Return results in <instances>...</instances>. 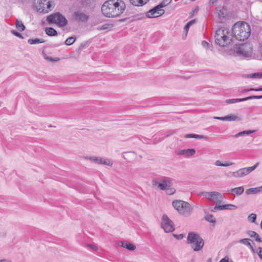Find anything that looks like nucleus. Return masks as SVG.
Returning <instances> with one entry per match:
<instances>
[{
	"mask_svg": "<svg viewBox=\"0 0 262 262\" xmlns=\"http://www.w3.org/2000/svg\"><path fill=\"white\" fill-rule=\"evenodd\" d=\"M256 216H257L256 214L251 213L248 216V219L249 221H250L252 223H255L256 220Z\"/></svg>",
	"mask_w": 262,
	"mask_h": 262,
	"instance_id": "a19ab883",
	"label": "nucleus"
},
{
	"mask_svg": "<svg viewBox=\"0 0 262 262\" xmlns=\"http://www.w3.org/2000/svg\"><path fill=\"white\" fill-rule=\"evenodd\" d=\"M258 252L257 254L260 259H262V248L261 247H258Z\"/></svg>",
	"mask_w": 262,
	"mask_h": 262,
	"instance_id": "a18cd8bd",
	"label": "nucleus"
},
{
	"mask_svg": "<svg viewBox=\"0 0 262 262\" xmlns=\"http://www.w3.org/2000/svg\"><path fill=\"white\" fill-rule=\"evenodd\" d=\"M252 50V45L250 43L246 42L236 46L234 48V52L238 55L249 57L251 55Z\"/></svg>",
	"mask_w": 262,
	"mask_h": 262,
	"instance_id": "423d86ee",
	"label": "nucleus"
},
{
	"mask_svg": "<svg viewBox=\"0 0 262 262\" xmlns=\"http://www.w3.org/2000/svg\"><path fill=\"white\" fill-rule=\"evenodd\" d=\"M76 40V37L71 36L68 38L65 41V44L67 46H70L74 43Z\"/></svg>",
	"mask_w": 262,
	"mask_h": 262,
	"instance_id": "f704fd0d",
	"label": "nucleus"
},
{
	"mask_svg": "<svg viewBox=\"0 0 262 262\" xmlns=\"http://www.w3.org/2000/svg\"><path fill=\"white\" fill-rule=\"evenodd\" d=\"M172 204L180 214L185 216H188L191 214L192 208L189 203L182 200H174Z\"/></svg>",
	"mask_w": 262,
	"mask_h": 262,
	"instance_id": "20e7f679",
	"label": "nucleus"
},
{
	"mask_svg": "<svg viewBox=\"0 0 262 262\" xmlns=\"http://www.w3.org/2000/svg\"><path fill=\"white\" fill-rule=\"evenodd\" d=\"M16 28L19 31H23L25 29V26L23 24L21 21L17 20L15 23Z\"/></svg>",
	"mask_w": 262,
	"mask_h": 262,
	"instance_id": "c756f323",
	"label": "nucleus"
},
{
	"mask_svg": "<svg viewBox=\"0 0 262 262\" xmlns=\"http://www.w3.org/2000/svg\"><path fill=\"white\" fill-rule=\"evenodd\" d=\"M45 40L42 39L35 38V39H29L28 42L30 45H35L38 43H43Z\"/></svg>",
	"mask_w": 262,
	"mask_h": 262,
	"instance_id": "c85d7f7f",
	"label": "nucleus"
},
{
	"mask_svg": "<svg viewBox=\"0 0 262 262\" xmlns=\"http://www.w3.org/2000/svg\"><path fill=\"white\" fill-rule=\"evenodd\" d=\"M0 262H11V261H9V260H7L5 259H0Z\"/></svg>",
	"mask_w": 262,
	"mask_h": 262,
	"instance_id": "5fc2aeb1",
	"label": "nucleus"
},
{
	"mask_svg": "<svg viewBox=\"0 0 262 262\" xmlns=\"http://www.w3.org/2000/svg\"><path fill=\"white\" fill-rule=\"evenodd\" d=\"M214 118L217 119V120H222V121H226V116H225V117H214Z\"/></svg>",
	"mask_w": 262,
	"mask_h": 262,
	"instance_id": "8fccbe9b",
	"label": "nucleus"
},
{
	"mask_svg": "<svg viewBox=\"0 0 262 262\" xmlns=\"http://www.w3.org/2000/svg\"><path fill=\"white\" fill-rule=\"evenodd\" d=\"M262 91V88H250V89H245L243 90L242 92L245 93L249 91Z\"/></svg>",
	"mask_w": 262,
	"mask_h": 262,
	"instance_id": "ea45409f",
	"label": "nucleus"
},
{
	"mask_svg": "<svg viewBox=\"0 0 262 262\" xmlns=\"http://www.w3.org/2000/svg\"><path fill=\"white\" fill-rule=\"evenodd\" d=\"M198 10V8L197 7V8H196L195 9V11H197Z\"/></svg>",
	"mask_w": 262,
	"mask_h": 262,
	"instance_id": "13d9d810",
	"label": "nucleus"
},
{
	"mask_svg": "<svg viewBox=\"0 0 262 262\" xmlns=\"http://www.w3.org/2000/svg\"><path fill=\"white\" fill-rule=\"evenodd\" d=\"M255 132L254 130H244L233 135L232 137L234 138H238L240 136H243L244 135H249L251 134H252Z\"/></svg>",
	"mask_w": 262,
	"mask_h": 262,
	"instance_id": "a878e982",
	"label": "nucleus"
},
{
	"mask_svg": "<svg viewBox=\"0 0 262 262\" xmlns=\"http://www.w3.org/2000/svg\"><path fill=\"white\" fill-rule=\"evenodd\" d=\"M230 191L234 195H240L243 193L244 191V188L243 186H239L234 188H232L230 189Z\"/></svg>",
	"mask_w": 262,
	"mask_h": 262,
	"instance_id": "412c9836",
	"label": "nucleus"
},
{
	"mask_svg": "<svg viewBox=\"0 0 262 262\" xmlns=\"http://www.w3.org/2000/svg\"><path fill=\"white\" fill-rule=\"evenodd\" d=\"M99 160V164H103L107 166H112L113 165V163L109 159L100 157Z\"/></svg>",
	"mask_w": 262,
	"mask_h": 262,
	"instance_id": "cd10ccee",
	"label": "nucleus"
},
{
	"mask_svg": "<svg viewBox=\"0 0 262 262\" xmlns=\"http://www.w3.org/2000/svg\"><path fill=\"white\" fill-rule=\"evenodd\" d=\"M164 13V10L160 9L157 5L147 12L146 16L148 18H156L162 15Z\"/></svg>",
	"mask_w": 262,
	"mask_h": 262,
	"instance_id": "9b49d317",
	"label": "nucleus"
},
{
	"mask_svg": "<svg viewBox=\"0 0 262 262\" xmlns=\"http://www.w3.org/2000/svg\"><path fill=\"white\" fill-rule=\"evenodd\" d=\"M262 98V95L259 96H250L244 98H235L228 99L226 100V103L228 104L234 103L236 102H243L251 99H259Z\"/></svg>",
	"mask_w": 262,
	"mask_h": 262,
	"instance_id": "4468645a",
	"label": "nucleus"
},
{
	"mask_svg": "<svg viewBox=\"0 0 262 262\" xmlns=\"http://www.w3.org/2000/svg\"><path fill=\"white\" fill-rule=\"evenodd\" d=\"M248 77L252 78H262V73H254L252 74L248 75L247 76Z\"/></svg>",
	"mask_w": 262,
	"mask_h": 262,
	"instance_id": "e433bc0d",
	"label": "nucleus"
},
{
	"mask_svg": "<svg viewBox=\"0 0 262 262\" xmlns=\"http://www.w3.org/2000/svg\"><path fill=\"white\" fill-rule=\"evenodd\" d=\"M165 190H166V193L169 195L173 194L176 191V190L174 188H167Z\"/></svg>",
	"mask_w": 262,
	"mask_h": 262,
	"instance_id": "c03bdc74",
	"label": "nucleus"
},
{
	"mask_svg": "<svg viewBox=\"0 0 262 262\" xmlns=\"http://www.w3.org/2000/svg\"><path fill=\"white\" fill-rule=\"evenodd\" d=\"M88 246L95 251H97L98 249V247L95 245L89 244Z\"/></svg>",
	"mask_w": 262,
	"mask_h": 262,
	"instance_id": "09e8293b",
	"label": "nucleus"
},
{
	"mask_svg": "<svg viewBox=\"0 0 262 262\" xmlns=\"http://www.w3.org/2000/svg\"><path fill=\"white\" fill-rule=\"evenodd\" d=\"M233 38L232 33L228 28H219L215 33V42L222 47L230 45L232 42Z\"/></svg>",
	"mask_w": 262,
	"mask_h": 262,
	"instance_id": "f03ea898",
	"label": "nucleus"
},
{
	"mask_svg": "<svg viewBox=\"0 0 262 262\" xmlns=\"http://www.w3.org/2000/svg\"><path fill=\"white\" fill-rule=\"evenodd\" d=\"M73 16L75 20L77 21L85 22L89 18L88 15L78 11L75 12Z\"/></svg>",
	"mask_w": 262,
	"mask_h": 262,
	"instance_id": "2eb2a0df",
	"label": "nucleus"
},
{
	"mask_svg": "<svg viewBox=\"0 0 262 262\" xmlns=\"http://www.w3.org/2000/svg\"><path fill=\"white\" fill-rule=\"evenodd\" d=\"M161 227L166 233L171 232L174 230L173 222L166 214L162 216Z\"/></svg>",
	"mask_w": 262,
	"mask_h": 262,
	"instance_id": "1a4fd4ad",
	"label": "nucleus"
},
{
	"mask_svg": "<svg viewBox=\"0 0 262 262\" xmlns=\"http://www.w3.org/2000/svg\"><path fill=\"white\" fill-rule=\"evenodd\" d=\"M259 164V162H257L253 166L241 168L236 171L232 172V176L234 178H241L246 176L255 170Z\"/></svg>",
	"mask_w": 262,
	"mask_h": 262,
	"instance_id": "6e6552de",
	"label": "nucleus"
},
{
	"mask_svg": "<svg viewBox=\"0 0 262 262\" xmlns=\"http://www.w3.org/2000/svg\"><path fill=\"white\" fill-rule=\"evenodd\" d=\"M100 157H95V156H92V157H84V159H89L90 160H91V161L94 162L95 163H96V164H99V159Z\"/></svg>",
	"mask_w": 262,
	"mask_h": 262,
	"instance_id": "c9c22d12",
	"label": "nucleus"
},
{
	"mask_svg": "<svg viewBox=\"0 0 262 262\" xmlns=\"http://www.w3.org/2000/svg\"><path fill=\"white\" fill-rule=\"evenodd\" d=\"M174 236L175 237H176L179 239H181L183 238V235L182 234H179V235H174Z\"/></svg>",
	"mask_w": 262,
	"mask_h": 262,
	"instance_id": "603ef678",
	"label": "nucleus"
},
{
	"mask_svg": "<svg viewBox=\"0 0 262 262\" xmlns=\"http://www.w3.org/2000/svg\"><path fill=\"white\" fill-rule=\"evenodd\" d=\"M259 52L262 55V42L260 44L259 46Z\"/></svg>",
	"mask_w": 262,
	"mask_h": 262,
	"instance_id": "864d4df0",
	"label": "nucleus"
},
{
	"mask_svg": "<svg viewBox=\"0 0 262 262\" xmlns=\"http://www.w3.org/2000/svg\"><path fill=\"white\" fill-rule=\"evenodd\" d=\"M208 262H211V258L208 259Z\"/></svg>",
	"mask_w": 262,
	"mask_h": 262,
	"instance_id": "4d7b16f0",
	"label": "nucleus"
},
{
	"mask_svg": "<svg viewBox=\"0 0 262 262\" xmlns=\"http://www.w3.org/2000/svg\"><path fill=\"white\" fill-rule=\"evenodd\" d=\"M46 34L50 36H54L57 35V31L52 27H47L45 29Z\"/></svg>",
	"mask_w": 262,
	"mask_h": 262,
	"instance_id": "393cba45",
	"label": "nucleus"
},
{
	"mask_svg": "<svg viewBox=\"0 0 262 262\" xmlns=\"http://www.w3.org/2000/svg\"><path fill=\"white\" fill-rule=\"evenodd\" d=\"M34 6L38 12L48 13L51 10V5L47 0H35Z\"/></svg>",
	"mask_w": 262,
	"mask_h": 262,
	"instance_id": "0eeeda50",
	"label": "nucleus"
},
{
	"mask_svg": "<svg viewBox=\"0 0 262 262\" xmlns=\"http://www.w3.org/2000/svg\"><path fill=\"white\" fill-rule=\"evenodd\" d=\"M202 45L205 48H208V47L209 46V44L207 41H206L205 40H203L202 42Z\"/></svg>",
	"mask_w": 262,
	"mask_h": 262,
	"instance_id": "de8ad7c7",
	"label": "nucleus"
},
{
	"mask_svg": "<svg viewBox=\"0 0 262 262\" xmlns=\"http://www.w3.org/2000/svg\"><path fill=\"white\" fill-rule=\"evenodd\" d=\"M219 262H229L228 258L225 257L221 259Z\"/></svg>",
	"mask_w": 262,
	"mask_h": 262,
	"instance_id": "3c124183",
	"label": "nucleus"
},
{
	"mask_svg": "<svg viewBox=\"0 0 262 262\" xmlns=\"http://www.w3.org/2000/svg\"><path fill=\"white\" fill-rule=\"evenodd\" d=\"M125 9V5L121 0H108L101 7L103 14L107 17H115L121 14Z\"/></svg>",
	"mask_w": 262,
	"mask_h": 262,
	"instance_id": "f257e3e1",
	"label": "nucleus"
},
{
	"mask_svg": "<svg viewBox=\"0 0 262 262\" xmlns=\"http://www.w3.org/2000/svg\"><path fill=\"white\" fill-rule=\"evenodd\" d=\"M195 154V150L194 149H182L178 151L177 152V155H184L185 157H189L193 156Z\"/></svg>",
	"mask_w": 262,
	"mask_h": 262,
	"instance_id": "dca6fc26",
	"label": "nucleus"
},
{
	"mask_svg": "<svg viewBox=\"0 0 262 262\" xmlns=\"http://www.w3.org/2000/svg\"><path fill=\"white\" fill-rule=\"evenodd\" d=\"M130 3L136 6H141L146 4L149 0H129Z\"/></svg>",
	"mask_w": 262,
	"mask_h": 262,
	"instance_id": "5701e85b",
	"label": "nucleus"
},
{
	"mask_svg": "<svg viewBox=\"0 0 262 262\" xmlns=\"http://www.w3.org/2000/svg\"><path fill=\"white\" fill-rule=\"evenodd\" d=\"M202 238L200 237V235L198 233L191 232L188 234L187 238V244H193L195 243L196 241H198V246L196 247L200 248V244H201V239Z\"/></svg>",
	"mask_w": 262,
	"mask_h": 262,
	"instance_id": "f8f14e48",
	"label": "nucleus"
},
{
	"mask_svg": "<svg viewBox=\"0 0 262 262\" xmlns=\"http://www.w3.org/2000/svg\"><path fill=\"white\" fill-rule=\"evenodd\" d=\"M91 0H81V4L83 6H86L89 4Z\"/></svg>",
	"mask_w": 262,
	"mask_h": 262,
	"instance_id": "49530a36",
	"label": "nucleus"
},
{
	"mask_svg": "<svg viewBox=\"0 0 262 262\" xmlns=\"http://www.w3.org/2000/svg\"><path fill=\"white\" fill-rule=\"evenodd\" d=\"M47 20L49 24H56L60 27H65L68 24L67 19L59 12L50 15Z\"/></svg>",
	"mask_w": 262,
	"mask_h": 262,
	"instance_id": "39448f33",
	"label": "nucleus"
},
{
	"mask_svg": "<svg viewBox=\"0 0 262 262\" xmlns=\"http://www.w3.org/2000/svg\"><path fill=\"white\" fill-rule=\"evenodd\" d=\"M237 208V206L233 204H226L223 205H218L216 204L214 209L216 210H233Z\"/></svg>",
	"mask_w": 262,
	"mask_h": 262,
	"instance_id": "f3484780",
	"label": "nucleus"
},
{
	"mask_svg": "<svg viewBox=\"0 0 262 262\" xmlns=\"http://www.w3.org/2000/svg\"><path fill=\"white\" fill-rule=\"evenodd\" d=\"M200 194L210 201L216 200L222 198V194L216 191H203L201 192Z\"/></svg>",
	"mask_w": 262,
	"mask_h": 262,
	"instance_id": "ddd939ff",
	"label": "nucleus"
},
{
	"mask_svg": "<svg viewBox=\"0 0 262 262\" xmlns=\"http://www.w3.org/2000/svg\"><path fill=\"white\" fill-rule=\"evenodd\" d=\"M191 1H194L195 0H191Z\"/></svg>",
	"mask_w": 262,
	"mask_h": 262,
	"instance_id": "bf43d9fd",
	"label": "nucleus"
},
{
	"mask_svg": "<svg viewBox=\"0 0 262 262\" xmlns=\"http://www.w3.org/2000/svg\"><path fill=\"white\" fill-rule=\"evenodd\" d=\"M171 1V0H164L158 6L160 9H162L163 7L166 6L169 3H170Z\"/></svg>",
	"mask_w": 262,
	"mask_h": 262,
	"instance_id": "58836bf2",
	"label": "nucleus"
},
{
	"mask_svg": "<svg viewBox=\"0 0 262 262\" xmlns=\"http://www.w3.org/2000/svg\"><path fill=\"white\" fill-rule=\"evenodd\" d=\"M251 28L246 22H238L234 24L232 27V33L235 38L239 41H244L249 38L251 34Z\"/></svg>",
	"mask_w": 262,
	"mask_h": 262,
	"instance_id": "7ed1b4c3",
	"label": "nucleus"
},
{
	"mask_svg": "<svg viewBox=\"0 0 262 262\" xmlns=\"http://www.w3.org/2000/svg\"><path fill=\"white\" fill-rule=\"evenodd\" d=\"M205 219L210 223H215L216 222L215 217L212 214H207L205 217Z\"/></svg>",
	"mask_w": 262,
	"mask_h": 262,
	"instance_id": "2f4dec72",
	"label": "nucleus"
},
{
	"mask_svg": "<svg viewBox=\"0 0 262 262\" xmlns=\"http://www.w3.org/2000/svg\"><path fill=\"white\" fill-rule=\"evenodd\" d=\"M121 247L127 249L130 251H133L136 249V246L132 243L126 241L121 242Z\"/></svg>",
	"mask_w": 262,
	"mask_h": 262,
	"instance_id": "aec40b11",
	"label": "nucleus"
},
{
	"mask_svg": "<svg viewBox=\"0 0 262 262\" xmlns=\"http://www.w3.org/2000/svg\"><path fill=\"white\" fill-rule=\"evenodd\" d=\"M216 12L220 18H224L227 15V10L224 7H218Z\"/></svg>",
	"mask_w": 262,
	"mask_h": 262,
	"instance_id": "a211bd4d",
	"label": "nucleus"
},
{
	"mask_svg": "<svg viewBox=\"0 0 262 262\" xmlns=\"http://www.w3.org/2000/svg\"><path fill=\"white\" fill-rule=\"evenodd\" d=\"M152 185L157 186L160 189L164 190L170 187L171 180L168 177H163L159 181L158 180H154Z\"/></svg>",
	"mask_w": 262,
	"mask_h": 262,
	"instance_id": "9d476101",
	"label": "nucleus"
},
{
	"mask_svg": "<svg viewBox=\"0 0 262 262\" xmlns=\"http://www.w3.org/2000/svg\"><path fill=\"white\" fill-rule=\"evenodd\" d=\"M226 121H236L239 120V117L235 115H229L226 116Z\"/></svg>",
	"mask_w": 262,
	"mask_h": 262,
	"instance_id": "473e14b6",
	"label": "nucleus"
},
{
	"mask_svg": "<svg viewBox=\"0 0 262 262\" xmlns=\"http://www.w3.org/2000/svg\"><path fill=\"white\" fill-rule=\"evenodd\" d=\"M233 164V163L232 162H228L225 163H223L220 160H217L215 162V165L216 166H217L227 167V166H229L232 165Z\"/></svg>",
	"mask_w": 262,
	"mask_h": 262,
	"instance_id": "7c9ffc66",
	"label": "nucleus"
},
{
	"mask_svg": "<svg viewBox=\"0 0 262 262\" xmlns=\"http://www.w3.org/2000/svg\"><path fill=\"white\" fill-rule=\"evenodd\" d=\"M201 244H200L201 247L200 248L196 247V246H198V241H196L195 243H193V244H190L191 248L193 249V250L194 251H199L203 248V247L204 246V243L203 239L202 238L201 239Z\"/></svg>",
	"mask_w": 262,
	"mask_h": 262,
	"instance_id": "b1692460",
	"label": "nucleus"
},
{
	"mask_svg": "<svg viewBox=\"0 0 262 262\" xmlns=\"http://www.w3.org/2000/svg\"><path fill=\"white\" fill-rule=\"evenodd\" d=\"M112 27V25L108 24H105L103 25L100 27H98L97 28V29L99 30H104L110 29Z\"/></svg>",
	"mask_w": 262,
	"mask_h": 262,
	"instance_id": "4c0bfd02",
	"label": "nucleus"
},
{
	"mask_svg": "<svg viewBox=\"0 0 262 262\" xmlns=\"http://www.w3.org/2000/svg\"><path fill=\"white\" fill-rule=\"evenodd\" d=\"M195 22L194 20H190L189 22H188L185 26L184 27V30L186 32V33L188 32L189 27L191 25H192Z\"/></svg>",
	"mask_w": 262,
	"mask_h": 262,
	"instance_id": "79ce46f5",
	"label": "nucleus"
},
{
	"mask_svg": "<svg viewBox=\"0 0 262 262\" xmlns=\"http://www.w3.org/2000/svg\"><path fill=\"white\" fill-rule=\"evenodd\" d=\"M247 234L251 237L254 238L256 242L259 243L262 242L261 239L259 237L258 234L256 232L250 230L247 232Z\"/></svg>",
	"mask_w": 262,
	"mask_h": 262,
	"instance_id": "4be33fe9",
	"label": "nucleus"
},
{
	"mask_svg": "<svg viewBox=\"0 0 262 262\" xmlns=\"http://www.w3.org/2000/svg\"><path fill=\"white\" fill-rule=\"evenodd\" d=\"M262 191V186L258 187L251 188L246 189L245 193L247 195L251 194H256Z\"/></svg>",
	"mask_w": 262,
	"mask_h": 262,
	"instance_id": "6ab92c4d",
	"label": "nucleus"
},
{
	"mask_svg": "<svg viewBox=\"0 0 262 262\" xmlns=\"http://www.w3.org/2000/svg\"><path fill=\"white\" fill-rule=\"evenodd\" d=\"M185 138H196V139H203L205 137H204V136H203L202 135L190 134H186L185 136Z\"/></svg>",
	"mask_w": 262,
	"mask_h": 262,
	"instance_id": "72a5a7b5",
	"label": "nucleus"
},
{
	"mask_svg": "<svg viewBox=\"0 0 262 262\" xmlns=\"http://www.w3.org/2000/svg\"><path fill=\"white\" fill-rule=\"evenodd\" d=\"M11 32L12 33V34H13L14 35H15L19 38H24V37H23V36L21 35V34L20 33H19V32H17L16 31H15L14 30H12L11 31Z\"/></svg>",
	"mask_w": 262,
	"mask_h": 262,
	"instance_id": "37998d69",
	"label": "nucleus"
},
{
	"mask_svg": "<svg viewBox=\"0 0 262 262\" xmlns=\"http://www.w3.org/2000/svg\"><path fill=\"white\" fill-rule=\"evenodd\" d=\"M47 59H49V60H50V61H57V60H59V59H58V58L57 59H56V60H54V59H52V58H48Z\"/></svg>",
	"mask_w": 262,
	"mask_h": 262,
	"instance_id": "6e6d98bb",
	"label": "nucleus"
},
{
	"mask_svg": "<svg viewBox=\"0 0 262 262\" xmlns=\"http://www.w3.org/2000/svg\"><path fill=\"white\" fill-rule=\"evenodd\" d=\"M251 241V239L250 238H244V239H241L239 241V243L241 244H244L245 245L249 246V247L252 250L253 252L254 253L255 252L253 246L251 245L250 243L249 242V241Z\"/></svg>",
	"mask_w": 262,
	"mask_h": 262,
	"instance_id": "bb28decb",
	"label": "nucleus"
}]
</instances>
